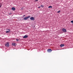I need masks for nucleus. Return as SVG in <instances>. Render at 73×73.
<instances>
[{
    "label": "nucleus",
    "mask_w": 73,
    "mask_h": 73,
    "mask_svg": "<svg viewBox=\"0 0 73 73\" xmlns=\"http://www.w3.org/2000/svg\"><path fill=\"white\" fill-rule=\"evenodd\" d=\"M30 17H31V16H28L26 17H25L23 19L24 20H27V19H29V18H30Z\"/></svg>",
    "instance_id": "obj_1"
},
{
    "label": "nucleus",
    "mask_w": 73,
    "mask_h": 73,
    "mask_svg": "<svg viewBox=\"0 0 73 73\" xmlns=\"http://www.w3.org/2000/svg\"><path fill=\"white\" fill-rule=\"evenodd\" d=\"M6 46H7L8 47H9V43L7 42L5 44V45Z\"/></svg>",
    "instance_id": "obj_2"
},
{
    "label": "nucleus",
    "mask_w": 73,
    "mask_h": 73,
    "mask_svg": "<svg viewBox=\"0 0 73 73\" xmlns=\"http://www.w3.org/2000/svg\"><path fill=\"white\" fill-rule=\"evenodd\" d=\"M62 30L63 32H66V30L65 29H62Z\"/></svg>",
    "instance_id": "obj_3"
},
{
    "label": "nucleus",
    "mask_w": 73,
    "mask_h": 73,
    "mask_svg": "<svg viewBox=\"0 0 73 73\" xmlns=\"http://www.w3.org/2000/svg\"><path fill=\"white\" fill-rule=\"evenodd\" d=\"M48 52H51L52 51V49H48L47 50Z\"/></svg>",
    "instance_id": "obj_4"
},
{
    "label": "nucleus",
    "mask_w": 73,
    "mask_h": 73,
    "mask_svg": "<svg viewBox=\"0 0 73 73\" xmlns=\"http://www.w3.org/2000/svg\"><path fill=\"white\" fill-rule=\"evenodd\" d=\"M30 19L31 20H35V18H34V17H30Z\"/></svg>",
    "instance_id": "obj_5"
},
{
    "label": "nucleus",
    "mask_w": 73,
    "mask_h": 73,
    "mask_svg": "<svg viewBox=\"0 0 73 73\" xmlns=\"http://www.w3.org/2000/svg\"><path fill=\"white\" fill-rule=\"evenodd\" d=\"M27 37H28V36L27 35H25L23 37L24 38H27Z\"/></svg>",
    "instance_id": "obj_6"
},
{
    "label": "nucleus",
    "mask_w": 73,
    "mask_h": 73,
    "mask_svg": "<svg viewBox=\"0 0 73 73\" xmlns=\"http://www.w3.org/2000/svg\"><path fill=\"white\" fill-rule=\"evenodd\" d=\"M12 10H13V11H15V8L14 7H12L11 8Z\"/></svg>",
    "instance_id": "obj_7"
},
{
    "label": "nucleus",
    "mask_w": 73,
    "mask_h": 73,
    "mask_svg": "<svg viewBox=\"0 0 73 73\" xmlns=\"http://www.w3.org/2000/svg\"><path fill=\"white\" fill-rule=\"evenodd\" d=\"M7 30H8V31H6V33H9V32H10V29H7Z\"/></svg>",
    "instance_id": "obj_8"
},
{
    "label": "nucleus",
    "mask_w": 73,
    "mask_h": 73,
    "mask_svg": "<svg viewBox=\"0 0 73 73\" xmlns=\"http://www.w3.org/2000/svg\"><path fill=\"white\" fill-rule=\"evenodd\" d=\"M60 46L61 47H63V46H64V44H61L60 45Z\"/></svg>",
    "instance_id": "obj_9"
},
{
    "label": "nucleus",
    "mask_w": 73,
    "mask_h": 73,
    "mask_svg": "<svg viewBox=\"0 0 73 73\" xmlns=\"http://www.w3.org/2000/svg\"><path fill=\"white\" fill-rule=\"evenodd\" d=\"M12 45H13V46H15V45H16V43H12Z\"/></svg>",
    "instance_id": "obj_10"
},
{
    "label": "nucleus",
    "mask_w": 73,
    "mask_h": 73,
    "mask_svg": "<svg viewBox=\"0 0 73 73\" xmlns=\"http://www.w3.org/2000/svg\"><path fill=\"white\" fill-rule=\"evenodd\" d=\"M1 6H2V4L0 3V8H1Z\"/></svg>",
    "instance_id": "obj_11"
},
{
    "label": "nucleus",
    "mask_w": 73,
    "mask_h": 73,
    "mask_svg": "<svg viewBox=\"0 0 73 73\" xmlns=\"http://www.w3.org/2000/svg\"><path fill=\"white\" fill-rule=\"evenodd\" d=\"M48 8H52V6H50L48 7Z\"/></svg>",
    "instance_id": "obj_12"
},
{
    "label": "nucleus",
    "mask_w": 73,
    "mask_h": 73,
    "mask_svg": "<svg viewBox=\"0 0 73 73\" xmlns=\"http://www.w3.org/2000/svg\"><path fill=\"white\" fill-rule=\"evenodd\" d=\"M41 7H42V8H43L44 7V5H41L40 6Z\"/></svg>",
    "instance_id": "obj_13"
},
{
    "label": "nucleus",
    "mask_w": 73,
    "mask_h": 73,
    "mask_svg": "<svg viewBox=\"0 0 73 73\" xmlns=\"http://www.w3.org/2000/svg\"><path fill=\"white\" fill-rule=\"evenodd\" d=\"M16 40H17V41H19V39H16Z\"/></svg>",
    "instance_id": "obj_14"
},
{
    "label": "nucleus",
    "mask_w": 73,
    "mask_h": 73,
    "mask_svg": "<svg viewBox=\"0 0 73 73\" xmlns=\"http://www.w3.org/2000/svg\"><path fill=\"white\" fill-rule=\"evenodd\" d=\"M60 11H59L57 12V13H60Z\"/></svg>",
    "instance_id": "obj_15"
},
{
    "label": "nucleus",
    "mask_w": 73,
    "mask_h": 73,
    "mask_svg": "<svg viewBox=\"0 0 73 73\" xmlns=\"http://www.w3.org/2000/svg\"><path fill=\"white\" fill-rule=\"evenodd\" d=\"M35 1H38V0H36Z\"/></svg>",
    "instance_id": "obj_16"
},
{
    "label": "nucleus",
    "mask_w": 73,
    "mask_h": 73,
    "mask_svg": "<svg viewBox=\"0 0 73 73\" xmlns=\"http://www.w3.org/2000/svg\"><path fill=\"white\" fill-rule=\"evenodd\" d=\"M38 8H40V7H38Z\"/></svg>",
    "instance_id": "obj_17"
},
{
    "label": "nucleus",
    "mask_w": 73,
    "mask_h": 73,
    "mask_svg": "<svg viewBox=\"0 0 73 73\" xmlns=\"http://www.w3.org/2000/svg\"><path fill=\"white\" fill-rule=\"evenodd\" d=\"M24 16H25V15H24L23 16V17H24Z\"/></svg>",
    "instance_id": "obj_18"
}]
</instances>
